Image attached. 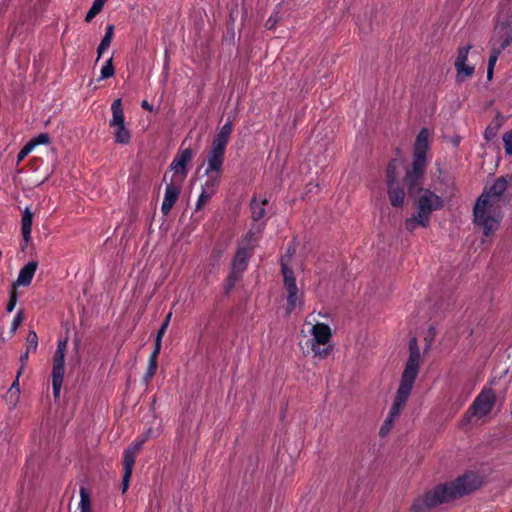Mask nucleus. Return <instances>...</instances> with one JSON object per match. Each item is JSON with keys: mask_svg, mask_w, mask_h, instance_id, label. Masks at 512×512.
I'll return each instance as SVG.
<instances>
[{"mask_svg": "<svg viewBox=\"0 0 512 512\" xmlns=\"http://www.w3.org/2000/svg\"><path fill=\"white\" fill-rule=\"evenodd\" d=\"M430 147V131L424 127L418 133L414 148L413 161L410 169H407L403 179V185L407 187L409 198H415L421 193L417 201V213L421 220V226L427 227L430 222V215L433 211L443 207V200L435 193L422 188L423 175L426 169V155Z\"/></svg>", "mask_w": 512, "mask_h": 512, "instance_id": "1", "label": "nucleus"}, {"mask_svg": "<svg viewBox=\"0 0 512 512\" xmlns=\"http://www.w3.org/2000/svg\"><path fill=\"white\" fill-rule=\"evenodd\" d=\"M480 484L481 482L474 473H465L453 481L439 484L427 491L422 498L413 503L411 510L427 512L440 504L449 503L473 493L480 487Z\"/></svg>", "mask_w": 512, "mask_h": 512, "instance_id": "2", "label": "nucleus"}, {"mask_svg": "<svg viewBox=\"0 0 512 512\" xmlns=\"http://www.w3.org/2000/svg\"><path fill=\"white\" fill-rule=\"evenodd\" d=\"M508 187L506 177H499L486 194H482L473 209L474 223L483 229L485 236L492 235L500 225L501 216L495 206Z\"/></svg>", "mask_w": 512, "mask_h": 512, "instance_id": "3", "label": "nucleus"}, {"mask_svg": "<svg viewBox=\"0 0 512 512\" xmlns=\"http://www.w3.org/2000/svg\"><path fill=\"white\" fill-rule=\"evenodd\" d=\"M233 126L231 122L224 124L213 139L211 149L207 156V168L205 175L208 177L202 186V190L207 194L214 195L219 186V180L222 175L225 149L230 139Z\"/></svg>", "mask_w": 512, "mask_h": 512, "instance_id": "4", "label": "nucleus"}, {"mask_svg": "<svg viewBox=\"0 0 512 512\" xmlns=\"http://www.w3.org/2000/svg\"><path fill=\"white\" fill-rule=\"evenodd\" d=\"M112 117L109 120V127L112 130L116 143H128V130L125 125V114L122 99L117 98L111 103Z\"/></svg>", "mask_w": 512, "mask_h": 512, "instance_id": "5", "label": "nucleus"}, {"mask_svg": "<svg viewBox=\"0 0 512 512\" xmlns=\"http://www.w3.org/2000/svg\"><path fill=\"white\" fill-rule=\"evenodd\" d=\"M420 349L417 339L414 337L409 341V357L406 362L401 381L409 385H414L415 379L419 373Z\"/></svg>", "mask_w": 512, "mask_h": 512, "instance_id": "6", "label": "nucleus"}, {"mask_svg": "<svg viewBox=\"0 0 512 512\" xmlns=\"http://www.w3.org/2000/svg\"><path fill=\"white\" fill-rule=\"evenodd\" d=\"M495 404V394L491 389H484L472 403L469 412L479 418L487 415Z\"/></svg>", "mask_w": 512, "mask_h": 512, "instance_id": "7", "label": "nucleus"}, {"mask_svg": "<svg viewBox=\"0 0 512 512\" xmlns=\"http://www.w3.org/2000/svg\"><path fill=\"white\" fill-rule=\"evenodd\" d=\"M284 278V287L287 290V313L289 314L296 306L298 288L296 285V278L294 272L289 266H284L281 269Z\"/></svg>", "mask_w": 512, "mask_h": 512, "instance_id": "8", "label": "nucleus"}, {"mask_svg": "<svg viewBox=\"0 0 512 512\" xmlns=\"http://www.w3.org/2000/svg\"><path fill=\"white\" fill-rule=\"evenodd\" d=\"M413 385H409L407 383L400 382L398 390L396 392V396L394 398L393 404L390 408L388 417L395 420L400 413L403 407L405 406L408 397L411 394Z\"/></svg>", "mask_w": 512, "mask_h": 512, "instance_id": "9", "label": "nucleus"}, {"mask_svg": "<svg viewBox=\"0 0 512 512\" xmlns=\"http://www.w3.org/2000/svg\"><path fill=\"white\" fill-rule=\"evenodd\" d=\"M181 192V185L176 184L173 179L166 185L164 199L161 206V212L167 216L177 202Z\"/></svg>", "mask_w": 512, "mask_h": 512, "instance_id": "10", "label": "nucleus"}, {"mask_svg": "<svg viewBox=\"0 0 512 512\" xmlns=\"http://www.w3.org/2000/svg\"><path fill=\"white\" fill-rule=\"evenodd\" d=\"M192 157L193 151L191 148L181 149L172 161L170 169L173 170L175 174H181L182 178H185L187 174L186 166L191 161Z\"/></svg>", "mask_w": 512, "mask_h": 512, "instance_id": "11", "label": "nucleus"}, {"mask_svg": "<svg viewBox=\"0 0 512 512\" xmlns=\"http://www.w3.org/2000/svg\"><path fill=\"white\" fill-rule=\"evenodd\" d=\"M312 339L309 340L312 344H322L325 346L331 340L332 333L330 327L325 323H316L311 329Z\"/></svg>", "mask_w": 512, "mask_h": 512, "instance_id": "12", "label": "nucleus"}, {"mask_svg": "<svg viewBox=\"0 0 512 512\" xmlns=\"http://www.w3.org/2000/svg\"><path fill=\"white\" fill-rule=\"evenodd\" d=\"M38 267L37 261H29L25 266H23L18 274L17 280L14 283V286H29L32 282V279L35 275V272Z\"/></svg>", "mask_w": 512, "mask_h": 512, "instance_id": "13", "label": "nucleus"}, {"mask_svg": "<svg viewBox=\"0 0 512 512\" xmlns=\"http://www.w3.org/2000/svg\"><path fill=\"white\" fill-rule=\"evenodd\" d=\"M387 194L389 197L390 204L393 207H402L405 201V190L404 187L401 186L400 182L397 183H389L387 184Z\"/></svg>", "mask_w": 512, "mask_h": 512, "instance_id": "14", "label": "nucleus"}, {"mask_svg": "<svg viewBox=\"0 0 512 512\" xmlns=\"http://www.w3.org/2000/svg\"><path fill=\"white\" fill-rule=\"evenodd\" d=\"M32 220L33 212L29 207H26L21 219V233L25 243H28L31 239Z\"/></svg>", "mask_w": 512, "mask_h": 512, "instance_id": "15", "label": "nucleus"}, {"mask_svg": "<svg viewBox=\"0 0 512 512\" xmlns=\"http://www.w3.org/2000/svg\"><path fill=\"white\" fill-rule=\"evenodd\" d=\"M496 30H498L499 33H502L501 37H503V40L500 42L499 47L496 48L502 52L512 44V33H510L511 27L509 24L501 23L496 26Z\"/></svg>", "mask_w": 512, "mask_h": 512, "instance_id": "16", "label": "nucleus"}, {"mask_svg": "<svg viewBox=\"0 0 512 512\" xmlns=\"http://www.w3.org/2000/svg\"><path fill=\"white\" fill-rule=\"evenodd\" d=\"M249 257V251L246 250V248L238 247L232 261V268L244 271L246 269Z\"/></svg>", "mask_w": 512, "mask_h": 512, "instance_id": "17", "label": "nucleus"}, {"mask_svg": "<svg viewBox=\"0 0 512 512\" xmlns=\"http://www.w3.org/2000/svg\"><path fill=\"white\" fill-rule=\"evenodd\" d=\"M114 33V26L109 24L106 27L105 35L102 38L98 48H97V59L96 62H98L105 50L108 49V47L111 44L112 38Z\"/></svg>", "mask_w": 512, "mask_h": 512, "instance_id": "18", "label": "nucleus"}, {"mask_svg": "<svg viewBox=\"0 0 512 512\" xmlns=\"http://www.w3.org/2000/svg\"><path fill=\"white\" fill-rule=\"evenodd\" d=\"M80 501L78 504L79 512H92V502L90 492L87 487L81 486L79 489Z\"/></svg>", "mask_w": 512, "mask_h": 512, "instance_id": "19", "label": "nucleus"}, {"mask_svg": "<svg viewBox=\"0 0 512 512\" xmlns=\"http://www.w3.org/2000/svg\"><path fill=\"white\" fill-rule=\"evenodd\" d=\"M456 69V82L462 83L474 74V66L468 65L466 62L462 64H454Z\"/></svg>", "mask_w": 512, "mask_h": 512, "instance_id": "20", "label": "nucleus"}, {"mask_svg": "<svg viewBox=\"0 0 512 512\" xmlns=\"http://www.w3.org/2000/svg\"><path fill=\"white\" fill-rule=\"evenodd\" d=\"M65 373V359H62L61 356L54 357L53 367H52V381H61L63 382Z\"/></svg>", "mask_w": 512, "mask_h": 512, "instance_id": "21", "label": "nucleus"}, {"mask_svg": "<svg viewBox=\"0 0 512 512\" xmlns=\"http://www.w3.org/2000/svg\"><path fill=\"white\" fill-rule=\"evenodd\" d=\"M267 203L266 200L262 202H258L255 198L251 201V212H252V218L255 221H258L262 219L265 215V208L264 205Z\"/></svg>", "mask_w": 512, "mask_h": 512, "instance_id": "22", "label": "nucleus"}, {"mask_svg": "<svg viewBox=\"0 0 512 512\" xmlns=\"http://www.w3.org/2000/svg\"><path fill=\"white\" fill-rule=\"evenodd\" d=\"M398 160L393 159L389 162L387 169H386V177H387V184L389 183H397L398 181Z\"/></svg>", "mask_w": 512, "mask_h": 512, "instance_id": "23", "label": "nucleus"}, {"mask_svg": "<svg viewBox=\"0 0 512 512\" xmlns=\"http://www.w3.org/2000/svg\"><path fill=\"white\" fill-rule=\"evenodd\" d=\"M122 465H123V475H122V493H126L128 489V447L124 448L122 452Z\"/></svg>", "mask_w": 512, "mask_h": 512, "instance_id": "24", "label": "nucleus"}, {"mask_svg": "<svg viewBox=\"0 0 512 512\" xmlns=\"http://www.w3.org/2000/svg\"><path fill=\"white\" fill-rule=\"evenodd\" d=\"M106 0H94L92 6L86 14L85 21L90 22L97 14L101 12Z\"/></svg>", "mask_w": 512, "mask_h": 512, "instance_id": "25", "label": "nucleus"}, {"mask_svg": "<svg viewBox=\"0 0 512 512\" xmlns=\"http://www.w3.org/2000/svg\"><path fill=\"white\" fill-rule=\"evenodd\" d=\"M112 61H113L112 57H110L109 59H107L105 61V63L103 64V66L100 70V77L98 80H105L114 75L115 70H114Z\"/></svg>", "mask_w": 512, "mask_h": 512, "instance_id": "26", "label": "nucleus"}, {"mask_svg": "<svg viewBox=\"0 0 512 512\" xmlns=\"http://www.w3.org/2000/svg\"><path fill=\"white\" fill-rule=\"evenodd\" d=\"M501 127V122L498 119L493 120L485 130L484 136L487 141L492 140Z\"/></svg>", "mask_w": 512, "mask_h": 512, "instance_id": "27", "label": "nucleus"}, {"mask_svg": "<svg viewBox=\"0 0 512 512\" xmlns=\"http://www.w3.org/2000/svg\"><path fill=\"white\" fill-rule=\"evenodd\" d=\"M311 344V350L314 353L315 357H318L319 359H325L331 352V347L329 346H323L322 344Z\"/></svg>", "mask_w": 512, "mask_h": 512, "instance_id": "28", "label": "nucleus"}, {"mask_svg": "<svg viewBox=\"0 0 512 512\" xmlns=\"http://www.w3.org/2000/svg\"><path fill=\"white\" fill-rule=\"evenodd\" d=\"M27 352H35L38 347V336L34 330H30L26 338Z\"/></svg>", "mask_w": 512, "mask_h": 512, "instance_id": "29", "label": "nucleus"}, {"mask_svg": "<svg viewBox=\"0 0 512 512\" xmlns=\"http://www.w3.org/2000/svg\"><path fill=\"white\" fill-rule=\"evenodd\" d=\"M256 245V238L252 231H249L245 237L242 239L239 247L246 248V250H252Z\"/></svg>", "mask_w": 512, "mask_h": 512, "instance_id": "30", "label": "nucleus"}, {"mask_svg": "<svg viewBox=\"0 0 512 512\" xmlns=\"http://www.w3.org/2000/svg\"><path fill=\"white\" fill-rule=\"evenodd\" d=\"M242 273H243L242 270L232 268V270L228 276V279H227V287H226L227 292L230 291L235 286L237 281H239Z\"/></svg>", "mask_w": 512, "mask_h": 512, "instance_id": "31", "label": "nucleus"}, {"mask_svg": "<svg viewBox=\"0 0 512 512\" xmlns=\"http://www.w3.org/2000/svg\"><path fill=\"white\" fill-rule=\"evenodd\" d=\"M471 48H472V45H466V46L459 47L458 55L455 59L454 64H459V62H460V64H462V63L466 62Z\"/></svg>", "mask_w": 512, "mask_h": 512, "instance_id": "32", "label": "nucleus"}, {"mask_svg": "<svg viewBox=\"0 0 512 512\" xmlns=\"http://www.w3.org/2000/svg\"><path fill=\"white\" fill-rule=\"evenodd\" d=\"M296 249L294 246H289L287 249V252L281 257L280 259V265L281 269H284V266H289V263L295 254Z\"/></svg>", "mask_w": 512, "mask_h": 512, "instance_id": "33", "label": "nucleus"}, {"mask_svg": "<svg viewBox=\"0 0 512 512\" xmlns=\"http://www.w3.org/2000/svg\"><path fill=\"white\" fill-rule=\"evenodd\" d=\"M420 220L421 218L418 213L416 215H413L411 218L406 220V229L410 232L414 231L417 228V226H421Z\"/></svg>", "mask_w": 512, "mask_h": 512, "instance_id": "34", "label": "nucleus"}, {"mask_svg": "<svg viewBox=\"0 0 512 512\" xmlns=\"http://www.w3.org/2000/svg\"><path fill=\"white\" fill-rule=\"evenodd\" d=\"M34 150V147L32 144L28 141L23 148L19 151L17 155V164H19L21 161H23L32 151Z\"/></svg>", "mask_w": 512, "mask_h": 512, "instance_id": "35", "label": "nucleus"}, {"mask_svg": "<svg viewBox=\"0 0 512 512\" xmlns=\"http://www.w3.org/2000/svg\"><path fill=\"white\" fill-rule=\"evenodd\" d=\"M503 143L505 148V153L507 155H512V129L503 134Z\"/></svg>", "mask_w": 512, "mask_h": 512, "instance_id": "36", "label": "nucleus"}, {"mask_svg": "<svg viewBox=\"0 0 512 512\" xmlns=\"http://www.w3.org/2000/svg\"><path fill=\"white\" fill-rule=\"evenodd\" d=\"M29 142L35 148L42 144H48L50 142V138H49L48 134L41 133V134L37 135L36 137L32 138Z\"/></svg>", "mask_w": 512, "mask_h": 512, "instance_id": "37", "label": "nucleus"}, {"mask_svg": "<svg viewBox=\"0 0 512 512\" xmlns=\"http://www.w3.org/2000/svg\"><path fill=\"white\" fill-rule=\"evenodd\" d=\"M147 437L142 438L140 441H137L132 448H130V473L132 472V467L134 464L133 454L136 453L142 446V444L146 441Z\"/></svg>", "mask_w": 512, "mask_h": 512, "instance_id": "38", "label": "nucleus"}, {"mask_svg": "<svg viewBox=\"0 0 512 512\" xmlns=\"http://www.w3.org/2000/svg\"><path fill=\"white\" fill-rule=\"evenodd\" d=\"M23 321V311L22 310H19L16 315L14 316L13 320H12V323H11V332L12 333H15L16 330L18 329L19 325L22 323Z\"/></svg>", "mask_w": 512, "mask_h": 512, "instance_id": "39", "label": "nucleus"}, {"mask_svg": "<svg viewBox=\"0 0 512 512\" xmlns=\"http://www.w3.org/2000/svg\"><path fill=\"white\" fill-rule=\"evenodd\" d=\"M212 194H207L205 193L204 190L201 191V194L198 198V201H197V204H196V210H201L203 208V206L209 201V199L211 198Z\"/></svg>", "mask_w": 512, "mask_h": 512, "instance_id": "40", "label": "nucleus"}, {"mask_svg": "<svg viewBox=\"0 0 512 512\" xmlns=\"http://www.w3.org/2000/svg\"><path fill=\"white\" fill-rule=\"evenodd\" d=\"M393 422H394L393 419L387 417L384 424L380 428V431H379L380 436L384 437L388 434V432L390 431V429L392 427Z\"/></svg>", "mask_w": 512, "mask_h": 512, "instance_id": "41", "label": "nucleus"}, {"mask_svg": "<svg viewBox=\"0 0 512 512\" xmlns=\"http://www.w3.org/2000/svg\"><path fill=\"white\" fill-rule=\"evenodd\" d=\"M500 53L501 52L499 50H497L495 47L492 48L491 55L488 60V67H491V68L495 67V64L497 62V59H498Z\"/></svg>", "mask_w": 512, "mask_h": 512, "instance_id": "42", "label": "nucleus"}, {"mask_svg": "<svg viewBox=\"0 0 512 512\" xmlns=\"http://www.w3.org/2000/svg\"><path fill=\"white\" fill-rule=\"evenodd\" d=\"M65 349H66V341L60 340L57 344V349H56L54 357H59V355H60L62 359H65Z\"/></svg>", "mask_w": 512, "mask_h": 512, "instance_id": "43", "label": "nucleus"}, {"mask_svg": "<svg viewBox=\"0 0 512 512\" xmlns=\"http://www.w3.org/2000/svg\"><path fill=\"white\" fill-rule=\"evenodd\" d=\"M171 315H172V313H169V314L166 316V318H165L164 322L162 323V325H161L160 329H159V330H158V332H157V336H156V338H160V339H161V338H162V336L164 335V333H165V331H166V329H167V327H168V325H169Z\"/></svg>", "mask_w": 512, "mask_h": 512, "instance_id": "44", "label": "nucleus"}, {"mask_svg": "<svg viewBox=\"0 0 512 512\" xmlns=\"http://www.w3.org/2000/svg\"><path fill=\"white\" fill-rule=\"evenodd\" d=\"M171 315H172V313H169V314L166 316V318H165L164 322L162 323V325H161L160 329H159V330H158V332H157V336H156V338H160V339H161V338H162V336L164 335V333H165V331H166V329H167V327H168V325H169Z\"/></svg>", "mask_w": 512, "mask_h": 512, "instance_id": "45", "label": "nucleus"}, {"mask_svg": "<svg viewBox=\"0 0 512 512\" xmlns=\"http://www.w3.org/2000/svg\"><path fill=\"white\" fill-rule=\"evenodd\" d=\"M157 369V357L153 355L150 356L149 367H148V376H153Z\"/></svg>", "mask_w": 512, "mask_h": 512, "instance_id": "46", "label": "nucleus"}, {"mask_svg": "<svg viewBox=\"0 0 512 512\" xmlns=\"http://www.w3.org/2000/svg\"><path fill=\"white\" fill-rule=\"evenodd\" d=\"M16 303H17V297H16V294L14 292L11 293L10 295V299L8 301V304L6 306V310L8 313H11L15 306H16Z\"/></svg>", "mask_w": 512, "mask_h": 512, "instance_id": "47", "label": "nucleus"}, {"mask_svg": "<svg viewBox=\"0 0 512 512\" xmlns=\"http://www.w3.org/2000/svg\"><path fill=\"white\" fill-rule=\"evenodd\" d=\"M62 383L61 381H52V387H53V395L55 398H58L59 395H60V390H61V387H62Z\"/></svg>", "mask_w": 512, "mask_h": 512, "instance_id": "48", "label": "nucleus"}, {"mask_svg": "<svg viewBox=\"0 0 512 512\" xmlns=\"http://www.w3.org/2000/svg\"><path fill=\"white\" fill-rule=\"evenodd\" d=\"M30 353H31V352H27V350H26L24 353H22V354L20 355L19 362H20V365H21V370H24V368H25V366H26V363H27V361H28V358H29V354H30Z\"/></svg>", "mask_w": 512, "mask_h": 512, "instance_id": "49", "label": "nucleus"}, {"mask_svg": "<svg viewBox=\"0 0 512 512\" xmlns=\"http://www.w3.org/2000/svg\"><path fill=\"white\" fill-rule=\"evenodd\" d=\"M278 21H279V19H278V18H276V17H270V18L266 21L265 26H266V28H268V29H273V28L276 26V24L278 23Z\"/></svg>", "mask_w": 512, "mask_h": 512, "instance_id": "50", "label": "nucleus"}, {"mask_svg": "<svg viewBox=\"0 0 512 512\" xmlns=\"http://www.w3.org/2000/svg\"><path fill=\"white\" fill-rule=\"evenodd\" d=\"M160 348H161V339L160 338H156L155 340V349L153 351V353L151 355H153L154 357H157L159 352H160Z\"/></svg>", "mask_w": 512, "mask_h": 512, "instance_id": "51", "label": "nucleus"}, {"mask_svg": "<svg viewBox=\"0 0 512 512\" xmlns=\"http://www.w3.org/2000/svg\"><path fill=\"white\" fill-rule=\"evenodd\" d=\"M11 0H0V14L3 13L9 6Z\"/></svg>", "mask_w": 512, "mask_h": 512, "instance_id": "52", "label": "nucleus"}, {"mask_svg": "<svg viewBox=\"0 0 512 512\" xmlns=\"http://www.w3.org/2000/svg\"><path fill=\"white\" fill-rule=\"evenodd\" d=\"M141 106L145 110H148V111H152L153 110V106L150 103H148L147 100H143L142 103H141Z\"/></svg>", "mask_w": 512, "mask_h": 512, "instance_id": "53", "label": "nucleus"}, {"mask_svg": "<svg viewBox=\"0 0 512 512\" xmlns=\"http://www.w3.org/2000/svg\"><path fill=\"white\" fill-rule=\"evenodd\" d=\"M494 68L487 67V79L490 81L493 77Z\"/></svg>", "mask_w": 512, "mask_h": 512, "instance_id": "54", "label": "nucleus"}, {"mask_svg": "<svg viewBox=\"0 0 512 512\" xmlns=\"http://www.w3.org/2000/svg\"><path fill=\"white\" fill-rule=\"evenodd\" d=\"M17 386H18V379H16V381L12 384L11 389H13L14 387H17Z\"/></svg>", "mask_w": 512, "mask_h": 512, "instance_id": "55", "label": "nucleus"}, {"mask_svg": "<svg viewBox=\"0 0 512 512\" xmlns=\"http://www.w3.org/2000/svg\"><path fill=\"white\" fill-rule=\"evenodd\" d=\"M23 370H21V367L19 368L18 370V373H17V379L19 378V376L22 374Z\"/></svg>", "mask_w": 512, "mask_h": 512, "instance_id": "56", "label": "nucleus"}, {"mask_svg": "<svg viewBox=\"0 0 512 512\" xmlns=\"http://www.w3.org/2000/svg\"><path fill=\"white\" fill-rule=\"evenodd\" d=\"M163 181L166 182L167 181V175L165 174L164 177H163Z\"/></svg>", "mask_w": 512, "mask_h": 512, "instance_id": "57", "label": "nucleus"}, {"mask_svg": "<svg viewBox=\"0 0 512 512\" xmlns=\"http://www.w3.org/2000/svg\"><path fill=\"white\" fill-rule=\"evenodd\" d=\"M122 231H123V235H124L126 232V227H122Z\"/></svg>", "mask_w": 512, "mask_h": 512, "instance_id": "58", "label": "nucleus"}, {"mask_svg": "<svg viewBox=\"0 0 512 512\" xmlns=\"http://www.w3.org/2000/svg\"><path fill=\"white\" fill-rule=\"evenodd\" d=\"M495 31H496V34H494V37H497V35L500 34V33L496 29H495Z\"/></svg>", "mask_w": 512, "mask_h": 512, "instance_id": "59", "label": "nucleus"}, {"mask_svg": "<svg viewBox=\"0 0 512 512\" xmlns=\"http://www.w3.org/2000/svg\"><path fill=\"white\" fill-rule=\"evenodd\" d=\"M511 512H512V510H511Z\"/></svg>", "mask_w": 512, "mask_h": 512, "instance_id": "60", "label": "nucleus"}]
</instances>
